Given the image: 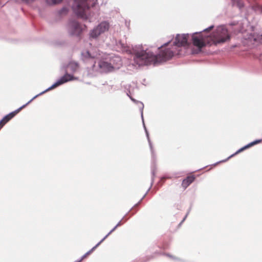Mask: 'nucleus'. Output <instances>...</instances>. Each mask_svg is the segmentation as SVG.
Returning a JSON list of instances; mask_svg holds the SVG:
<instances>
[{
	"instance_id": "nucleus-33",
	"label": "nucleus",
	"mask_w": 262,
	"mask_h": 262,
	"mask_svg": "<svg viewBox=\"0 0 262 262\" xmlns=\"http://www.w3.org/2000/svg\"><path fill=\"white\" fill-rule=\"evenodd\" d=\"M124 217H125V216H124V217L122 219V220H121V221H120L118 223V224L116 225L117 227H119V226H121V225L122 224V221L124 219Z\"/></svg>"
},
{
	"instance_id": "nucleus-39",
	"label": "nucleus",
	"mask_w": 262,
	"mask_h": 262,
	"mask_svg": "<svg viewBox=\"0 0 262 262\" xmlns=\"http://www.w3.org/2000/svg\"><path fill=\"white\" fill-rule=\"evenodd\" d=\"M184 222H182V221L180 223L179 226H180Z\"/></svg>"
},
{
	"instance_id": "nucleus-26",
	"label": "nucleus",
	"mask_w": 262,
	"mask_h": 262,
	"mask_svg": "<svg viewBox=\"0 0 262 262\" xmlns=\"http://www.w3.org/2000/svg\"><path fill=\"white\" fill-rule=\"evenodd\" d=\"M46 2L50 5H54L60 3L62 0H46Z\"/></svg>"
},
{
	"instance_id": "nucleus-31",
	"label": "nucleus",
	"mask_w": 262,
	"mask_h": 262,
	"mask_svg": "<svg viewBox=\"0 0 262 262\" xmlns=\"http://www.w3.org/2000/svg\"><path fill=\"white\" fill-rule=\"evenodd\" d=\"M113 60H115V61H117V62H121V59H120V57L119 56H116L115 57V59L113 60V59H112L111 61H112Z\"/></svg>"
},
{
	"instance_id": "nucleus-6",
	"label": "nucleus",
	"mask_w": 262,
	"mask_h": 262,
	"mask_svg": "<svg viewBox=\"0 0 262 262\" xmlns=\"http://www.w3.org/2000/svg\"><path fill=\"white\" fill-rule=\"evenodd\" d=\"M151 183L149 188L147 189V191L145 193V194L143 196V197L141 199V200L136 204L133 207H136L138 206L141 203L142 201L145 197L146 195L149 191L150 189L152 187L153 184L154 183V179L156 175V166L155 164V155L154 153V151L153 148H151Z\"/></svg>"
},
{
	"instance_id": "nucleus-42",
	"label": "nucleus",
	"mask_w": 262,
	"mask_h": 262,
	"mask_svg": "<svg viewBox=\"0 0 262 262\" xmlns=\"http://www.w3.org/2000/svg\"><path fill=\"white\" fill-rule=\"evenodd\" d=\"M128 214V212H127L126 214H125V215H127V214Z\"/></svg>"
},
{
	"instance_id": "nucleus-11",
	"label": "nucleus",
	"mask_w": 262,
	"mask_h": 262,
	"mask_svg": "<svg viewBox=\"0 0 262 262\" xmlns=\"http://www.w3.org/2000/svg\"><path fill=\"white\" fill-rule=\"evenodd\" d=\"M34 96L29 100L27 103L23 105L20 107H19L17 110H15L13 112L10 113L9 114L6 115L4 118L6 120V122H8L11 119H12L17 113H18L23 108H25L27 105H28L29 103H30L34 99H35Z\"/></svg>"
},
{
	"instance_id": "nucleus-15",
	"label": "nucleus",
	"mask_w": 262,
	"mask_h": 262,
	"mask_svg": "<svg viewBox=\"0 0 262 262\" xmlns=\"http://www.w3.org/2000/svg\"><path fill=\"white\" fill-rule=\"evenodd\" d=\"M247 148H239L238 150H237L236 152H235L234 153L231 154L230 156H229L227 158H226V159H224V160H221V161H218L216 163L212 164V165L213 166H216L219 163H224V162H227L228 160H229L230 158L233 157L234 156H236V155L243 152V151H244L245 149H246Z\"/></svg>"
},
{
	"instance_id": "nucleus-28",
	"label": "nucleus",
	"mask_w": 262,
	"mask_h": 262,
	"mask_svg": "<svg viewBox=\"0 0 262 262\" xmlns=\"http://www.w3.org/2000/svg\"><path fill=\"white\" fill-rule=\"evenodd\" d=\"M214 25H211L209 27H208V28H206L204 29H203L201 32H208L210 30H211L212 29H213L214 28Z\"/></svg>"
},
{
	"instance_id": "nucleus-21",
	"label": "nucleus",
	"mask_w": 262,
	"mask_h": 262,
	"mask_svg": "<svg viewBox=\"0 0 262 262\" xmlns=\"http://www.w3.org/2000/svg\"><path fill=\"white\" fill-rule=\"evenodd\" d=\"M252 9L257 13H262V5L255 3L252 6Z\"/></svg>"
},
{
	"instance_id": "nucleus-41",
	"label": "nucleus",
	"mask_w": 262,
	"mask_h": 262,
	"mask_svg": "<svg viewBox=\"0 0 262 262\" xmlns=\"http://www.w3.org/2000/svg\"><path fill=\"white\" fill-rule=\"evenodd\" d=\"M128 214V212H127L126 214H125V215H127V214Z\"/></svg>"
},
{
	"instance_id": "nucleus-10",
	"label": "nucleus",
	"mask_w": 262,
	"mask_h": 262,
	"mask_svg": "<svg viewBox=\"0 0 262 262\" xmlns=\"http://www.w3.org/2000/svg\"><path fill=\"white\" fill-rule=\"evenodd\" d=\"M81 59L85 63L92 62V66L94 67L93 61L95 60L94 55H92L88 50H83L81 53Z\"/></svg>"
},
{
	"instance_id": "nucleus-22",
	"label": "nucleus",
	"mask_w": 262,
	"mask_h": 262,
	"mask_svg": "<svg viewBox=\"0 0 262 262\" xmlns=\"http://www.w3.org/2000/svg\"><path fill=\"white\" fill-rule=\"evenodd\" d=\"M99 33V31L98 30L97 27H96L91 31L90 33V36L91 37L93 38H96L100 35L98 34Z\"/></svg>"
},
{
	"instance_id": "nucleus-8",
	"label": "nucleus",
	"mask_w": 262,
	"mask_h": 262,
	"mask_svg": "<svg viewBox=\"0 0 262 262\" xmlns=\"http://www.w3.org/2000/svg\"><path fill=\"white\" fill-rule=\"evenodd\" d=\"M192 42L193 45L196 47L199 51L206 46V43L204 40V37L202 34V32H196L192 35Z\"/></svg>"
},
{
	"instance_id": "nucleus-7",
	"label": "nucleus",
	"mask_w": 262,
	"mask_h": 262,
	"mask_svg": "<svg viewBox=\"0 0 262 262\" xmlns=\"http://www.w3.org/2000/svg\"><path fill=\"white\" fill-rule=\"evenodd\" d=\"M151 183L149 188L147 189V191L145 193V194L143 196V197L141 199V200L136 204L133 207H136L138 206L141 203L142 201L145 197L146 195L149 191L150 189L152 187L153 184L154 183V179L156 175V166L155 164V155L154 153V151L153 148H151Z\"/></svg>"
},
{
	"instance_id": "nucleus-36",
	"label": "nucleus",
	"mask_w": 262,
	"mask_h": 262,
	"mask_svg": "<svg viewBox=\"0 0 262 262\" xmlns=\"http://www.w3.org/2000/svg\"><path fill=\"white\" fill-rule=\"evenodd\" d=\"M231 1L232 2V3L233 4V5H234L237 0H231Z\"/></svg>"
},
{
	"instance_id": "nucleus-3",
	"label": "nucleus",
	"mask_w": 262,
	"mask_h": 262,
	"mask_svg": "<svg viewBox=\"0 0 262 262\" xmlns=\"http://www.w3.org/2000/svg\"><path fill=\"white\" fill-rule=\"evenodd\" d=\"M75 3L76 4V7L73 8L75 13L78 17L87 19L85 11L90 8L88 0H75Z\"/></svg>"
},
{
	"instance_id": "nucleus-38",
	"label": "nucleus",
	"mask_w": 262,
	"mask_h": 262,
	"mask_svg": "<svg viewBox=\"0 0 262 262\" xmlns=\"http://www.w3.org/2000/svg\"><path fill=\"white\" fill-rule=\"evenodd\" d=\"M184 222H182V221L180 223L179 226H180Z\"/></svg>"
},
{
	"instance_id": "nucleus-30",
	"label": "nucleus",
	"mask_w": 262,
	"mask_h": 262,
	"mask_svg": "<svg viewBox=\"0 0 262 262\" xmlns=\"http://www.w3.org/2000/svg\"><path fill=\"white\" fill-rule=\"evenodd\" d=\"M129 97V98L134 102H136V103H139V107L141 106L140 105V103H142V102H140V101H137L136 100V99H135L134 98H133V97H132L131 96V95H129V96H128Z\"/></svg>"
},
{
	"instance_id": "nucleus-23",
	"label": "nucleus",
	"mask_w": 262,
	"mask_h": 262,
	"mask_svg": "<svg viewBox=\"0 0 262 262\" xmlns=\"http://www.w3.org/2000/svg\"><path fill=\"white\" fill-rule=\"evenodd\" d=\"M262 142L261 139H256L253 141H252L246 145H243L242 147H251L252 146H254L259 143H260Z\"/></svg>"
},
{
	"instance_id": "nucleus-5",
	"label": "nucleus",
	"mask_w": 262,
	"mask_h": 262,
	"mask_svg": "<svg viewBox=\"0 0 262 262\" xmlns=\"http://www.w3.org/2000/svg\"><path fill=\"white\" fill-rule=\"evenodd\" d=\"M74 79V77L73 75L66 73L63 76H61L58 80H57L55 83H54L51 86L49 87L45 91L40 92L38 94L35 95L34 98H36L38 96L43 94L48 91L55 89L68 81L73 80Z\"/></svg>"
},
{
	"instance_id": "nucleus-32",
	"label": "nucleus",
	"mask_w": 262,
	"mask_h": 262,
	"mask_svg": "<svg viewBox=\"0 0 262 262\" xmlns=\"http://www.w3.org/2000/svg\"><path fill=\"white\" fill-rule=\"evenodd\" d=\"M190 208L189 209V210L188 211V212H187L186 214L185 215V216H184V217L182 220V222H184V221L186 220V219L187 218L188 214L190 212Z\"/></svg>"
},
{
	"instance_id": "nucleus-14",
	"label": "nucleus",
	"mask_w": 262,
	"mask_h": 262,
	"mask_svg": "<svg viewBox=\"0 0 262 262\" xmlns=\"http://www.w3.org/2000/svg\"><path fill=\"white\" fill-rule=\"evenodd\" d=\"M99 31L98 34H101L107 31L110 27L109 23L106 21H103L100 23L98 26H96Z\"/></svg>"
},
{
	"instance_id": "nucleus-34",
	"label": "nucleus",
	"mask_w": 262,
	"mask_h": 262,
	"mask_svg": "<svg viewBox=\"0 0 262 262\" xmlns=\"http://www.w3.org/2000/svg\"><path fill=\"white\" fill-rule=\"evenodd\" d=\"M166 255L168 257H170V258H173V259H176L175 257H174V256H173L172 255L169 254H166Z\"/></svg>"
},
{
	"instance_id": "nucleus-4",
	"label": "nucleus",
	"mask_w": 262,
	"mask_h": 262,
	"mask_svg": "<svg viewBox=\"0 0 262 262\" xmlns=\"http://www.w3.org/2000/svg\"><path fill=\"white\" fill-rule=\"evenodd\" d=\"M67 29L70 36L79 38L81 37L83 30L81 25L78 21L74 19L69 21Z\"/></svg>"
},
{
	"instance_id": "nucleus-37",
	"label": "nucleus",
	"mask_w": 262,
	"mask_h": 262,
	"mask_svg": "<svg viewBox=\"0 0 262 262\" xmlns=\"http://www.w3.org/2000/svg\"><path fill=\"white\" fill-rule=\"evenodd\" d=\"M148 142H149V144L150 147H152L151 144L149 140H148Z\"/></svg>"
},
{
	"instance_id": "nucleus-35",
	"label": "nucleus",
	"mask_w": 262,
	"mask_h": 262,
	"mask_svg": "<svg viewBox=\"0 0 262 262\" xmlns=\"http://www.w3.org/2000/svg\"><path fill=\"white\" fill-rule=\"evenodd\" d=\"M182 174L181 172H178L177 173H175L174 175L176 177H179L181 176V174Z\"/></svg>"
},
{
	"instance_id": "nucleus-25",
	"label": "nucleus",
	"mask_w": 262,
	"mask_h": 262,
	"mask_svg": "<svg viewBox=\"0 0 262 262\" xmlns=\"http://www.w3.org/2000/svg\"><path fill=\"white\" fill-rule=\"evenodd\" d=\"M234 5H236L240 9L243 8L245 6L242 0H237Z\"/></svg>"
},
{
	"instance_id": "nucleus-1",
	"label": "nucleus",
	"mask_w": 262,
	"mask_h": 262,
	"mask_svg": "<svg viewBox=\"0 0 262 262\" xmlns=\"http://www.w3.org/2000/svg\"><path fill=\"white\" fill-rule=\"evenodd\" d=\"M170 42V40L158 47L159 52L157 54L144 48L141 45L133 46L132 54L134 55L135 63L139 67L150 64L155 66L171 59L174 55L173 52L169 48H164Z\"/></svg>"
},
{
	"instance_id": "nucleus-24",
	"label": "nucleus",
	"mask_w": 262,
	"mask_h": 262,
	"mask_svg": "<svg viewBox=\"0 0 262 262\" xmlns=\"http://www.w3.org/2000/svg\"><path fill=\"white\" fill-rule=\"evenodd\" d=\"M100 242H99L97 243L94 247H93L90 250L88 251L85 254H84L81 257V259L82 260L83 259L85 258L88 255L90 254L92 252H93L95 249L100 244Z\"/></svg>"
},
{
	"instance_id": "nucleus-2",
	"label": "nucleus",
	"mask_w": 262,
	"mask_h": 262,
	"mask_svg": "<svg viewBox=\"0 0 262 262\" xmlns=\"http://www.w3.org/2000/svg\"><path fill=\"white\" fill-rule=\"evenodd\" d=\"M230 35L228 33L227 29L224 26H219L215 29L213 33L212 43L217 45L223 43L230 40Z\"/></svg>"
},
{
	"instance_id": "nucleus-40",
	"label": "nucleus",
	"mask_w": 262,
	"mask_h": 262,
	"mask_svg": "<svg viewBox=\"0 0 262 262\" xmlns=\"http://www.w3.org/2000/svg\"><path fill=\"white\" fill-rule=\"evenodd\" d=\"M165 179V177H163L161 178V180H164Z\"/></svg>"
},
{
	"instance_id": "nucleus-27",
	"label": "nucleus",
	"mask_w": 262,
	"mask_h": 262,
	"mask_svg": "<svg viewBox=\"0 0 262 262\" xmlns=\"http://www.w3.org/2000/svg\"><path fill=\"white\" fill-rule=\"evenodd\" d=\"M117 228L116 226H115L100 241V243H101L103 241L105 240V238H107V237L111 234L113 232H114L116 229Z\"/></svg>"
},
{
	"instance_id": "nucleus-16",
	"label": "nucleus",
	"mask_w": 262,
	"mask_h": 262,
	"mask_svg": "<svg viewBox=\"0 0 262 262\" xmlns=\"http://www.w3.org/2000/svg\"><path fill=\"white\" fill-rule=\"evenodd\" d=\"M195 178L193 176H188L187 178L183 180L182 186L184 188L186 189L188 186L190 185L194 180Z\"/></svg>"
},
{
	"instance_id": "nucleus-18",
	"label": "nucleus",
	"mask_w": 262,
	"mask_h": 262,
	"mask_svg": "<svg viewBox=\"0 0 262 262\" xmlns=\"http://www.w3.org/2000/svg\"><path fill=\"white\" fill-rule=\"evenodd\" d=\"M135 84H133V85H132L131 84H127L125 85H124V88L125 90V92L126 93V95L127 96H129L130 95H132L134 88H135Z\"/></svg>"
},
{
	"instance_id": "nucleus-12",
	"label": "nucleus",
	"mask_w": 262,
	"mask_h": 262,
	"mask_svg": "<svg viewBox=\"0 0 262 262\" xmlns=\"http://www.w3.org/2000/svg\"><path fill=\"white\" fill-rule=\"evenodd\" d=\"M98 66L101 72L108 73L114 69L111 63L105 61H100Z\"/></svg>"
},
{
	"instance_id": "nucleus-9",
	"label": "nucleus",
	"mask_w": 262,
	"mask_h": 262,
	"mask_svg": "<svg viewBox=\"0 0 262 262\" xmlns=\"http://www.w3.org/2000/svg\"><path fill=\"white\" fill-rule=\"evenodd\" d=\"M189 34H177L175 40L173 42V46L177 47L188 46L189 43L188 41Z\"/></svg>"
},
{
	"instance_id": "nucleus-29",
	"label": "nucleus",
	"mask_w": 262,
	"mask_h": 262,
	"mask_svg": "<svg viewBox=\"0 0 262 262\" xmlns=\"http://www.w3.org/2000/svg\"><path fill=\"white\" fill-rule=\"evenodd\" d=\"M7 123L6 122V120L3 118L1 121H0V128H2L3 126Z\"/></svg>"
},
{
	"instance_id": "nucleus-13",
	"label": "nucleus",
	"mask_w": 262,
	"mask_h": 262,
	"mask_svg": "<svg viewBox=\"0 0 262 262\" xmlns=\"http://www.w3.org/2000/svg\"><path fill=\"white\" fill-rule=\"evenodd\" d=\"M247 39L249 42L252 43L253 44L255 43H261L262 34L251 33L248 35Z\"/></svg>"
},
{
	"instance_id": "nucleus-20",
	"label": "nucleus",
	"mask_w": 262,
	"mask_h": 262,
	"mask_svg": "<svg viewBox=\"0 0 262 262\" xmlns=\"http://www.w3.org/2000/svg\"><path fill=\"white\" fill-rule=\"evenodd\" d=\"M140 105H141V106H139V110H140V113H141V118H142V121L143 127H144L145 132L146 133V136H147V138H148V137H148V131L147 130V128H146V127L145 126V123H144V119H143V108H144V104H143V103H140Z\"/></svg>"
},
{
	"instance_id": "nucleus-19",
	"label": "nucleus",
	"mask_w": 262,
	"mask_h": 262,
	"mask_svg": "<svg viewBox=\"0 0 262 262\" xmlns=\"http://www.w3.org/2000/svg\"><path fill=\"white\" fill-rule=\"evenodd\" d=\"M140 105H141V106H139V110H140V113H141V118H142V121L143 127H144L145 132L146 133V136H147V138H148V137H148V131L147 130V128H146V127L145 126V123H144V119H143V108H144V104H143V103H140Z\"/></svg>"
},
{
	"instance_id": "nucleus-43",
	"label": "nucleus",
	"mask_w": 262,
	"mask_h": 262,
	"mask_svg": "<svg viewBox=\"0 0 262 262\" xmlns=\"http://www.w3.org/2000/svg\"><path fill=\"white\" fill-rule=\"evenodd\" d=\"M128 214V212H127L126 214H125V215H127V214Z\"/></svg>"
},
{
	"instance_id": "nucleus-17",
	"label": "nucleus",
	"mask_w": 262,
	"mask_h": 262,
	"mask_svg": "<svg viewBox=\"0 0 262 262\" xmlns=\"http://www.w3.org/2000/svg\"><path fill=\"white\" fill-rule=\"evenodd\" d=\"M79 68V63L74 61H71L69 63L68 68L70 71L72 73H75L77 71Z\"/></svg>"
}]
</instances>
